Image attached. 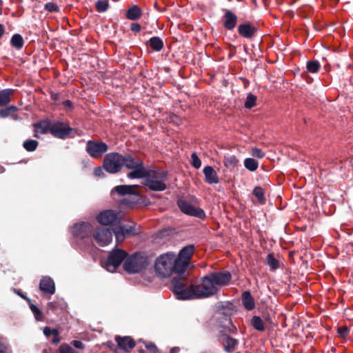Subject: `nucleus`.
<instances>
[{
    "instance_id": "obj_1",
    "label": "nucleus",
    "mask_w": 353,
    "mask_h": 353,
    "mask_svg": "<svg viewBox=\"0 0 353 353\" xmlns=\"http://www.w3.org/2000/svg\"><path fill=\"white\" fill-rule=\"evenodd\" d=\"M232 279L228 271L211 272L201 279L199 284H190V290L184 289L183 281L174 279L172 283L177 299H203L216 294L221 287L228 285Z\"/></svg>"
},
{
    "instance_id": "obj_2",
    "label": "nucleus",
    "mask_w": 353,
    "mask_h": 353,
    "mask_svg": "<svg viewBox=\"0 0 353 353\" xmlns=\"http://www.w3.org/2000/svg\"><path fill=\"white\" fill-rule=\"evenodd\" d=\"M143 185L150 190L161 192L166 189L165 181L168 179V172L165 171L145 170Z\"/></svg>"
},
{
    "instance_id": "obj_3",
    "label": "nucleus",
    "mask_w": 353,
    "mask_h": 353,
    "mask_svg": "<svg viewBox=\"0 0 353 353\" xmlns=\"http://www.w3.org/2000/svg\"><path fill=\"white\" fill-rule=\"evenodd\" d=\"M149 264L148 257L144 252H135L128 256L123 263V269L129 274L139 273Z\"/></svg>"
},
{
    "instance_id": "obj_4",
    "label": "nucleus",
    "mask_w": 353,
    "mask_h": 353,
    "mask_svg": "<svg viewBox=\"0 0 353 353\" xmlns=\"http://www.w3.org/2000/svg\"><path fill=\"white\" fill-rule=\"evenodd\" d=\"M122 165L133 170L128 174L130 179H140L145 175V168L143 167V163L137 156H124L122 157Z\"/></svg>"
},
{
    "instance_id": "obj_5",
    "label": "nucleus",
    "mask_w": 353,
    "mask_h": 353,
    "mask_svg": "<svg viewBox=\"0 0 353 353\" xmlns=\"http://www.w3.org/2000/svg\"><path fill=\"white\" fill-rule=\"evenodd\" d=\"M174 263H172V274L176 273L177 275L174 277H173L171 280V288L173 293L175 294L174 292V288L172 283V281L174 279H179L181 281H183L182 283L184 285V289L185 290H190V285H188V281L187 277L184 275L185 272L188 268V266L190 265V263L187 262L186 261H184L182 259H180L179 257L174 256Z\"/></svg>"
},
{
    "instance_id": "obj_6",
    "label": "nucleus",
    "mask_w": 353,
    "mask_h": 353,
    "mask_svg": "<svg viewBox=\"0 0 353 353\" xmlns=\"http://www.w3.org/2000/svg\"><path fill=\"white\" fill-rule=\"evenodd\" d=\"M174 254L166 253L159 256L156 261L155 270L162 277L166 278L172 274Z\"/></svg>"
},
{
    "instance_id": "obj_7",
    "label": "nucleus",
    "mask_w": 353,
    "mask_h": 353,
    "mask_svg": "<svg viewBox=\"0 0 353 353\" xmlns=\"http://www.w3.org/2000/svg\"><path fill=\"white\" fill-rule=\"evenodd\" d=\"M128 256L126 251L114 248L110 252L105 263L106 268L110 272H114V270L120 266L123 261H125Z\"/></svg>"
},
{
    "instance_id": "obj_8",
    "label": "nucleus",
    "mask_w": 353,
    "mask_h": 353,
    "mask_svg": "<svg viewBox=\"0 0 353 353\" xmlns=\"http://www.w3.org/2000/svg\"><path fill=\"white\" fill-rule=\"evenodd\" d=\"M177 205L180 210L186 215L194 216L202 220L205 219L206 216L205 212L202 208L193 205L186 199H178Z\"/></svg>"
},
{
    "instance_id": "obj_9",
    "label": "nucleus",
    "mask_w": 353,
    "mask_h": 353,
    "mask_svg": "<svg viewBox=\"0 0 353 353\" xmlns=\"http://www.w3.org/2000/svg\"><path fill=\"white\" fill-rule=\"evenodd\" d=\"M92 237L101 247L108 245L112 240V231L109 228L99 227L92 233Z\"/></svg>"
},
{
    "instance_id": "obj_10",
    "label": "nucleus",
    "mask_w": 353,
    "mask_h": 353,
    "mask_svg": "<svg viewBox=\"0 0 353 353\" xmlns=\"http://www.w3.org/2000/svg\"><path fill=\"white\" fill-rule=\"evenodd\" d=\"M122 157L124 156H105L103 163L104 169L111 174L119 172L123 167Z\"/></svg>"
},
{
    "instance_id": "obj_11",
    "label": "nucleus",
    "mask_w": 353,
    "mask_h": 353,
    "mask_svg": "<svg viewBox=\"0 0 353 353\" xmlns=\"http://www.w3.org/2000/svg\"><path fill=\"white\" fill-rule=\"evenodd\" d=\"M72 131V128L70 127L68 123L58 121L51 124L50 133L57 138H68Z\"/></svg>"
},
{
    "instance_id": "obj_12",
    "label": "nucleus",
    "mask_w": 353,
    "mask_h": 353,
    "mask_svg": "<svg viewBox=\"0 0 353 353\" xmlns=\"http://www.w3.org/2000/svg\"><path fill=\"white\" fill-rule=\"evenodd\" d=\"M93 231L92 225L86 222L76 223L73 225L72 229V235L80 239H83L90 237Z\"/></svg>"
},
{
    "instance_id": "obj_13",
    "label": "nucleus",
    "mask_w": 353,
    "mask_h": 353,
    "mask_svg": "<svg viewBox=\"0 0 353 353\" xmlns=\"http://www.w3.org/2000/svg\"><path fill=\"white\" fill-rule=\"evenodd\" d=\"M97 220L103 225H112L120 221L119 214L112 210H106L97 215Z\"/></svg>"
},
{
    "instance_id": "obj_14",
    "label": "nucleus",
    "mask_w": 353,
    "mask_h": 353,
    "mask_svg": "<svg viewBox=\"0 0 353 353\" xmlns=\"http://www.w3.org/2000/svg\"><path fill=\"white\" fill-rule=\"evenodd\" d=\"M114 340L117 343L118 347L126 353H130L136 346L135 341L130 336H121L117 335Z\"/></svg>"
},
{
    "instance_id": "obj_15",
    "label": "nucleus",
    "mask_w": 353,
    "mask_h": 353,
    "mask_svg": "<svg viewBox=\"0 0 353 353\" xmlns=\"http://www.w3.org/2000/svg\"><path fill=\"white\" fill-rule=\"evenodd\" d=\"M218 341L223 345L224 351L229 353L232 352L239 343L236 339L226 334H221Z\"/></svg>"
},
{
    "instance_id": "obj_16",
    "label": "nucleus",
    "mask_w": 353,
    "mask_h": 353,
    "mask_svg": "<svg viewBox=\"0 0 353 353\" xmlns=\"http://www.w3.org/2000/svg\"><path fill=\"white\" fill-rule=\"evenodd\" d=\"M108 150V145L97 141H88L86 145V151L89 154H101Z\"/></svg>"
},
{
    "instance_id": "obj_17",
    "label": "nucleus",
    "mask_w": 353,
    "mask_h": 353,
    "mask_svg": "<svg viewBox=\"0 0 353 353\" xmlns=\"http://www.w3.org/2000/svg\"><path fill=\"white\" fill-rule=\"evenodd\" d=\"M39 289L43 293L50 295L55 292V284L50 276H43L39 283Z\"/></svg>"
},
{
    "instance_id": "obj_18",
    "label": "nucleus",
    "mask_w": 353,
    "mask_h": 353,
    "mask_svg": "<svg viewBox=\"0 0 353 353\" xmlns=\"http://www.w3.org/2000/svg\"><path fill=\"white\" fill-rule=\"evenodd\" d=\"M136 185H120L114 187L112 192H116L120 196L125 195H139V192L136 190Z\"/></svg>"
},
{
    "instance_id": "obj_19",
    "label": "nucleus",
    "mask_w": 353,
    "mask_h": 353,
    "mask_svg": "<svg viewBox=\"0 0 353 353\" xmlns=\"http://www.w3.org/2000/svg\"><path fill=\"white\" fill-rule=\"evenodd\" d=\"M203 172L205 175V181L206 183L209 184H213L218 183L219 182L217 173L212 166H205L203 168Z\"/></svg>"
},
{
    "instance_id": "obj_20",
    "label": "nucleus",
    "mask_w": 353,
    "mask_h": 353,
    "mask_svg": "<svg viewBox=\"0 0 353 353\" xmlns=\"http://www.w3.org/2000/svg\"><path fill=\"white\" fill-rule=\"evenodd\" d=\"M256 30V28L248 23L240 24L238 27V32L239 34L248 39L252 38Z\"/></svg>"
},
{
    "instance_id": "obj_21",
    "label": "nucleus",
    "mask_w": 353,
    "mask_h": 353,
    "mask_svg": "<svg viewBox=\"0 0 353 353\" xmlns=\"http://www.w3.org/2000/svg\"><path fill=\"white\" fill-rule=\"evenodd\" d=\"M241 301L243 307L247 310H252L255 307L254 299L251 294V292L248 290L244 291L241 295Z\"/></svg>"
},
{
    "instance_id": "obj_22",
    "label": "nucleus",
    "mask_w": 353,
    "mask_h": 353,
    "mask_svg": "<svg viewBox=\"0 0 353 353\" xmlns=\"http://www.w3.org/2000/svg\"><path fill=\"white\" fill-rule=\"evenodd\" d=\"M194 250L195 246L193 244L185 245L180 250L178 257L190 263Z\"/></svg>"
},
{
    "instance_id": "obj_23",
    "label": "nucleus",
    "mask_w": 353,
    "mask_h": 353,
    "mask_svg": "<svg viewBox=\"0 0 353 353\" xmlns=\"http://www.w3.org/2000/svg\"><path fill=\"white\" fill-rule=\"evenodd\" d=\"M237 17L231 11L228 10L223 16V25L228 30H232L236 25Z\"/></svg>"
},
{
    "instance_id": "obj_24",
    "label": "nucleus",
    "mask_w": 353,
    "mask_h": 353,
    "mask_svg": "<svg viewBox=\"0 0 353 353\" xmlns=\"http://www.w3.org/2000/svg\"><path fill=\"white\" fill-rule=\"evenodd\" d=\"M35 137H39V134H43L48 131L50 132L51 124L48 121H42L34 124Z\"/></svg>"
},
{
    "instance_id": "obj_25",
    "label": "nucleus",
    "mask_w": 353,
    "mask_h": 353,
    "mask_svg": "<svg viewBox=\"0 0 353 353\" xmlns=\"http://www.w3.org/2000/svg\"><path fill=\"white\" fill-rule=\"evenodd\" d=\"M20 296L22 298H23L25 300H26L28 301V303H29V307H30L31 311L32 312V313L34 314L35 319L37 321H43V313L41 311V310L39 307H37L35 305H34L31 302V300L30 299H28V297H26V296H24L23 294H20Z\"/></svg>"
},
{
    "instance_id": "obj_26",
    "label": "nucleus",
    "mask_w": 353,
    "mask_h": 353,
    "mask_svg": "<svg viewBox=\"0 0 353 353\" xmlns=\"http://www.w3.org/2000/svg\"><path fill=\"white\" fill-rule=\"evenodd\" d=\"M250 325L257 331L264 332L265 327L263 321L259 316H253L250 320Z\"/></svg>"
},
{
    "instance_id": "obj_27",
    "label": "nucleus",
    "mask_w": 353,
    "mask_h": 353,
    "mask_svg": "<svg viewBox=\"0 0 353 353\" xmlns=\"http://www.w3.org/2000/svg\"><path fill=\"white\" fill-rule=\"evenodd\" d=\"M12 92L11 89H6L0 91V107L6 105L10 102V96Z\"/></svg>"
},
{
    "instance_id": "obj_28",
    "label": "nucleus",
    "mask_w": 353,
    "mask_h": 353,
    "mask_svg": "<svg viewBox=\"0 0 353 353\" xmlns=\"http://www.w3.org/2000/svg\"><path fill=\"white\" fill-rule=\"evenodd\" d=\"M141 16V10L137 6H134L128 9L126 17L128 19L136 20Z\"/></svg>"
},
{
    "instance_id": "obj_29",
    "label": "nucleus",
    "mask_w": 353,
    "mask_h": 353,
    "mask_svg": "<svg viewBox=\"0 0 353 353\" xmlns=\"http://www.w3.org/2000/svg\"><path fill=\"white\" fill-rule=\"evenodd\" d=\"M148 44L150 47L155 51H160L163 48V42L158 37H153L150 38L148 41Z\"/></svg>"
},
{
    "instance_id": "obj_30",
    "label": "nucleus",
    "mask_w": 353,
    "mask_h": 353,
    "mask_svg": "<svg viewBox=\"0 0 353 353\" xmlns=\"http://www.w3.org/2000/svg\"><path fill=\"white\" fill-rule=\"evenodd\" d=\"M265 264L268 265L272 271H274L279 268V261L274 257L273 253L268 254L265 259Z\"/></svg>"
},
{
    "instance_id": "obj_31",
    "label": "nucleus",
    "mask_w": 353,
    "mask_h": 353,
    "mask_svg": "<svg viewBox=\"0 0 353 353\" xmlns=\"http://www.w3.org/2000/svg\"><path fill=\"white\" fill-rule=\"evenodd\" d=\"M17 108L15 106H9L5 109L0 110V117L6 118L10 116L13 117L14 119H17V116L15 114Z\"/></svg>"
},
{
    "instance_id": "obj_32",
    "label": "nucleus",
    "mask_w": 353,
    "mask_h": 353,
    "mask_svg": "<svg viewBox=\"0 0 353 353\" xmlns=\"http://www.w3.org/2000/svg\"><path fill=\"white\" fill-rule=\"evenodd\" d=\"M252 194L256 197L260 204H265L266 200L264 195L265 191L263 188L261 186L255 187L252 191Z\"/></svg>"
},
{
    "instance_id": "obj_33",
    "label": "nucleus",
    "mask_w": 353,
    "mask_h": 353,
    "mask_svg": "<svg viewBox=\"0 0 353 353\" xmlns=\"http://www.w3.org/2000/svg\"><path fill=\"white\" fill-rule=\"evenodd\" d=\"M243 163L245 168L250 172L256 170L259 167L258 161L253 158L245 159Z\"/></svg>"
},
{
    "instance_id": "obj_34",
    "label": "nucleus",
    "mask_w": 353,
    "mask_h": 353,
    "mask_svg": "<svg viewBox=\"0 0 353 353\" xmlns=\"http://www.w3.org/2000/svg\"><path fill=\"white\" fill-rule=\"evenodd\" d=\"M11 44L17 49H21L23 46V39L19 34H14L11 38Z\"/></svg>"
},
{
    "instance_id": "obj_35",
    "label": "nucleus",
    "mask_w": 353,
    "mask_h": 353,
    "mask_svg": "<svg viewBox=\"0 0 353 353\" xmlns=\"http://www.w3.org/2000/svg\"><path fill=\"white\" fill-rule=\"evenodd\" d=\"M256 104V97L252 93H249L246 97L244 105L245 108L250 109Z\"/></svg>"
},
{
    "instance_id": "obj_36",
    "label": "nucleus",
    "mask_w": 353,
    "mask_h": 353,
    "mask_svg": "<svg viewBox=\"0 0 353 353\" xmlns=\"http://www.w3.org/2000/svg\"><path fill=\"white\" fill-rule=\"evenodd\" d=\"M95 7L99 12H105L109 8L108 0H99L96 2Z\"/></svg>"
},
{
    "instance_id": "obj_37",
    "label": "nucleus",
    "mask_w": 353,
    "mask_h": 353,
    "mask_svg": "<svg viewBox=\"0 0 353 353\" xmlns=\"http://www.w3.org/2000/svg\"><path fill=\"white\" fill-rule=\"evenodd\" d=\"M320 68L321 65L317 61H309L307 63V70L311 73L317 72Z\"/></svg>"
},
{
    "instance_id": "obj_38",
    "label": "nucleus",
    "mask_w": 353,
    "mask_h": 353,
    "mask_svg": "<svg viewBox=\"0 0 353 353\" xmlns=\"http://www.w3.org/2000/svg\"><path fill=\"white\" fill-rule=\"evenodd\" d=\"M112 234L114 233L115 235L117 242L121 243L122 242L125 237L127 236L123 232L122 228H115L114 230H112Z\"/></svg>"
},
{
    "instance_id": "obj_39",
    "label": "nucleus",
    "mask_w": 353,
    "mask_h": 353,
    "mask_svg": "<svg viewBox=\"0 0 353 353\" xmlns=\"http://www.w3.org/2000/svg\"><path fill=\"white\" fill-rule=\"evenodd\" d=\"M134 227H135V223H132V225H120L118 228H122L123 233L126 236H131V235L136 234Z\"/></svg>"
},
{
    "instance_id": "obj_40",
    "label": "nucleus",
    "mask_w": 353,
    "mask_h": 353,
    "mask_svg": "<svg viewBox=\"0 0 353 353\" xmlns=\"http://www.w3.org/2000/svg\"><path fill=\"white\" fill-rule=\"evenodd\" d=\"M38 142L34 140H28L23 143V147L28 152H32L36 150Z\"/></svg>"
},
{
    "instance_id": "obj_41",
    "label": "nucleus",
    "mask_w": 353,
    "mask_h": 353,
    "mask_svg": "<svg viewBox=\"0 0 353 353\" xmlns=\"http://www.w3.org/2000/svg\"><path fill=\"white\" fill-rule=\"evenodd\" d=\"M59 353H78L77 350L68 343H62L59 347Z\"/></svg>"
},
{
    "instance_id": "obj_42",
    "label": "nucleus",
    "mask_w": 353,
    "mask_h": 353,
    "mask_svg": "<svg viewBox=\"0 0 353 353\" xmlns=\"http://www.w3.org/2000/svg\"><path fill=\"white\" fill-rule=\"evenodd\" d=\"M237 162L238 160L236 159L235 156H230V157L225 158L224 164L227 168H232Z\"/></svg>"
},
{
    "instance_id": "obj_43",
    "label": "nucleus",
    "mask_w": 353,
    "mask_h": 353,
    "mask_svg": "<svg viewBox=\"0 0 353 353\" xmlns=\"http://www.w3.org/2000/svg\"><path fill=\"white\" fill-rule=\"evenodd\" d=\"M337 332L340 337L345 339L349 334V329L346 326H341L338 327Z\"/></svg>"
},
{
    "instance_id": "obj_44",
    "label": "nucleus",
    "mask_w": 353,
    "mask_h": 353,
    "mask_svg": "<svg viewBox=\"0 0 353 353\" xmlns=\"http://www.w3.org/2000/svg\"><path fill=\"white\" fill-rule=\"evenodd\" d=\"M45 9L48 12H59V7L54 3L50 2L45 5Z\"/></svg>"
},
{
    "instance_id": "obj_45",
    "label": "nucleus",
    "mask_w": 353,
    "mask_h": 353,
    "mask_svg": "<svg viewBox=\"0 0 353 353\" xmlns=\"http://www.w3.org/2000/svg\"><path fill=\"white\" fill-rule=\"evenodd\" d=\"M143 343L145 344V347L149 351H150L152 353H158L159 350H158L157 345L154 343H152V342H150V343L143 342Z\"/></svg>"
},
{
    "instance_id": "obj_46",
    "label": "nucleus",
    "mask_w": 353,
    "mask_h": 353,
    "mask_svg": "<svg viewBox=\"0 0 353 353\" xmlns=\"http://www.w3.org/2000/svg\"><path fill=\"white\" fill-rule=\"evenodd\" d=\"M192 166L196 169L199 168L201 165V161L200 159L199 158V156H192Z\"/></svg>"
},
{
    "instance_id": "obj_47",
    "label": "nucleus",
    "mask_w": 353,
    "mask_h": 353,
    "mask_svg": "<svg viewBox=\"0 0 353 353\" xmlns=\"http://www.w3.org/2000/svg\"><path fill=\"white\" fill-rule=\"evenodd\" d=\"M70 344L77 349L83 350L85 348V345L81 341L74 340Z\"/></svg>"
},
{
    "instance_id": "obj_48",
    "label": "nucleus",
    "mask_w": 353,
    "mask_h": 353,
    "mask_svg": "<svg viewBox=\"0 0 353 353\" xmlns=\"http://www.w3.org/2000/svg\"><path fill=\"white\" fill-rule=\"evenodd\" d=\"M59 333L57 330L53 329V339L52 340V343L54 344H57L60 342L61 339L59 338Z\"/></svg>"
},
{
    "instance_id": "obj_49",
    "label": "nucleus",
    "mask_w": 353,
    "mask_h": 353,
    "mask_svg": "<svg viewBox=\"0 0 353 353\" xmlns=\"http://www.w3.org/2000/svg\"><path fill=\"white\" fill-rule=\"evenodd\" d=\"M131 30L135 32H139L141 30V26L139 23H132L131 25Z\"/></svg>"
},
{
    "instance_id": "obj_50",
    "label": "nucleus",
    "mask_w": 353,
    "mask_h": 353,
    "mask_svg": "<svg viewBox=\"0 0 353 353\" xmlns=\"http://www.w3.org/2000/svg\"><path fill=\"white\" fill-rule=\"evenodd\" d=\"M43 334L47 336H50L51 334L53 335V329L51 330L49 327H45L43 329Z\"/></svg>"
},
{
    "instance_id": "obj_51",
    "label": "nucleus",
    "mask_w": 353,
    "mask_h": 353,
    "mask_svg": "<svg viewBox=\"0 0 353 353\" xmlns=\"http://www.w3.org/2000/svg\"><path fill=\"white\" fill-rule=\"evenodd\" d=\"M48 308L52 311H55L57 309V304L54 302H50L48 303Z\"/></svg>"
},
{
    "instance_id": "obj_52",
    "label": "nucleus",
    "mask_w": 353,
    "mask_h": 353,
    "mask_svg": "<svg viewBox=\"0 0 353 353\" xmlns=\"http://www.w3.org/2000/svg\"><path fill=\"white\" fill-rule=\"evenodd\" d=\"M170 119L172 122L175 123L177 125H179L181 123V120L179 118L175 115H173L170 117Z\"/></svg>"
},
{
    "instance_id": "obj_53",
    "label": "nucleus",
    "mask_w": 353,
    "mask_h": 353,
    "mask_svg": "<svg viewBox=\"0 0 353 353\" xmlns=\"http://www.w3.org/2000/svg\"><path fill=\"white\" fill-rule=\"evenodd\" d=\"M94 174L96 176H100L102 174H103L102 169L100 167L96 168L94 170Z\"/></svg>"
},
{
    "instance_id": "obj_54",
    "label": "nucleus",
    "mask_w": 353,
    "mask_h": 353,
    "mask_svg": "<svg viewBox=\"0 0 353 353\" xmlns=\"http://www.w3.org/2000/svg\"><path fill=\"white\" fill-rule=\"evenodd\" d=\"M123 203L126 205H134V203H136L137 201H132L128 199H123Z\"/></svg>"
},
{
    "instance_id": "obj_55",
    "label": "nucleus",
    "mask_w": 353,
    "mask_h": 353,
    "mask_svg": "<svg viewBox=\"0 0 353 353\" xmlns=\"http://www.w3.org/2000/svg\"><path fill=\"white\" fill-rule=\"evenodd\" d=\"M104 345L110 349H112L114 347V344L110 341L105 342Z\"/></svg>"
},
{
    "instance_id": "obj_56",
    "label": "nucleus",
    "mask_w": 353,
    "mask_h": 353,
    "mask_svg": "<svg viewBox=\"0 0 353 353\" xmlns=\"http://www.w3.org/2000/svg\"><path fill=\"white\" fill-rule=\"evenodd\" d=\"M276 158H269V159L273 162L277 161L279 162L281 161V158L279 156H274Z\"/></svg>"
},
{
    "instance_id": "obj_57",
    "label": "nucleus",
    "mask_w": 353,
    "mask_h": 353,
    "mask_svg": "<svg viewBox=\"0 0 353 353\" xmlns=\"http://www.w3.org/2000/svg\"><path fill=\"white\" fill-rule=\"evenodd\" d=\"M4 32H5L4 27L2 24L0 23V38L3 34Z\"/></svg>"
},
{
    "instance_id": "obj_58",
    "label": "nucleus",
    "mask_w": 353,
    "mask_h": 353,
    "mask_svg": "<svg viewBox=\"0 0 353 353\" xmlns=\"http://www.w3.org/2000/svg\"><path fill=\"white\" fill-rule=\"evenodd\" d=\"M63 105L65 106V107H71L72 106V103L70 101H65L64 103H63Z\"/></svg>"
},
{
    "instance_id": "obj_59",
    "label": "nucleus",
    "mask_w": 353,
    "mask_h": 353,
    "mask_svg": "<svg viewBox=\"0 0 353 353\" xmlns=\"http://www.w3.org/2000/svg\"><path fill=\"white\" fill-rule=\"evenodd\" d=\"M252 154H260V150L259 149H254Z\"/></svg>"
},
{
    "instance_id": "obj_60",
    "label": "nucleus",
    "mask_w": 353,
    "mask_h": 353,
    "mask_svg": "<svg viewBox=\"0 0 353 353\" xmlns=\"http://www.w3.org/2000/svg\"><path fill=\"white\" fill-rule=\"evenodd\" d=\"M2 6H3V1L0 0V14L2 13Z\"/></svg>"
},
{
    "instance_id": "obj_61",
    "label": "nucleus",
    "mask_w": 353,
    "mask_h": 353,
    "mask_svg": "<svg viewBox=\"0 0 353 353\" xmlns=\"http://www.w3.org/2000/svg\"><path fill=\"white\" fill-rule=\"evenodd\" d=\"M138 352L139 353H145V351L143 349H139Z\"/></svg>"
},
{
    "instance_id": "obj_62",
    "label": "nucleus",
    "mask_w": 353,
    "mask_h": 353,
    "mask_svg": "<svg viewBox=\"0 0 353 353\" xmlns=\"http://www.w3.org/2000/svg\"><path fill=\"white\" fill-rule=\"evenodd\" d=\"M256 157H259V158H262L263 156L259 155V156H256Z\"/></svg>"
},
{
    "instance_id": "obj_63",
    "label": "nucleus",
    "mask_w": 353,
    "mask_h": 353,
    "mask_svg": "<svg viewBox=\"0 0 353 353\" xmlns=\"http://www.w3.org/2000/svg\"><path fill=\"white\" fill-rule=\"evenodd\" d=\"M110 154L114 155V154H118L117 153H111Z\"/></svg>"
},
{
    "instance_id": "obj_64",
    "label": "nucleus",
    "mask_w": 353,
    "mask_h": 353,
    "mask_svg": "<svg viewBox=\"0 0 353 353\" xmlns=\"http://www.w3.org/2000/svg\"><path fill=\"white\" fill-rule=\"evenodd\" d=\"M93 157H99V156H97V155H94V156H92Z\"/></svg>"
}]
</instances>
